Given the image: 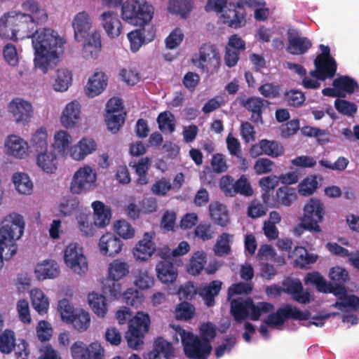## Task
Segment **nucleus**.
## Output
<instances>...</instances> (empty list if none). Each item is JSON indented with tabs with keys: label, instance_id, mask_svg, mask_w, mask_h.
<instances>
[{
	"label": "nucleus",
	"instance_id": "5fc2aeb1",
	"mask_svg": "<svg viewBox=\"0 0 359 359\" xmlns=\"http://www.w3.org/2000/svg\"><path fill=\"white\" fill-rule=\"evenodd\" d=\"M230 235L227 233H222L215 245L214 250L217 256L223 257L229 254L231 246L229 245Z\"/></svg>",
	"mask_w": 359,
	"mask_h": 359
},
{
	"label": "nucleus",
	"instance_id": "ddd939ff",
	"mask_svg": "<svg viewBox=\"0 0 359 359\" xmlns=\"http://www.w3.org/2000/svg\"><path fill=\"white\" fill-rule=\"evenodd\" d=\"M158 255L163 260L158 262L156 266L157 278L163 283H172L177 278V269L174 264L169 260V255L163 252H159Z\"/></svg>",
	"mask_w": 359,
	"mask_h": 359
},
{
	"label": "nucleus",
	"instance_id": "9d476101",
	"mask_svg": "<svg viewBox=\"0 0 359 359\" xmlns=\"http://www.w3.org/2000/svg\"><path fill=\"white\" fill-rule=\"evenodd\" d=\"M96 181V173L89 166L79 169L74 175L70 190L72 194H81L87 192Z\"/></svg>",
	"mask_w": 359,
	"mask_h": 359
},
{
	"label": "nucleus",
	"instance_id": "79ce46f5",
	"mask_svg": "<svg viewBox=\"0 0 359 359\" xmlns=\"http://www.w3.org/2000/svg\"><path fill=\"white\" fill-rule=\"evenodd\" d=\"M13 181L16 190L22 194H28L32 190L33 184L29 175L24 172L15 173L13 176Z\"/></svg>",
	"mask_w": 359,
	"mask_h": 359
},
{
	"label": "nucleus",
	"instance_id": "6e6552de",
	"mask_svg": "<svg viewBox=\"0 0 359 359\" xmlns=\"http://www.w3.org/2000/svg\"><path fill=\"white\" fill-rule=\"evenodd\" d=\"M297 198L296 189L287 185L278 188L274 195L271 196L268 192L262 195L263 203L271 208H278L280 206L290 207Z\"/></svg>",
	"mask_w": 359,
	"mask_h": 359
},
{
	"label": "nucleus",
	"instance_id": "a878e982",
	"mask_svg": "<svg viewBox=\"0 0 359 359\" xmlns=\"http://www.w3.org/2000/svg\"><path fill=\"white\" fill-rule=\"evenodd\" d=\"M156 250L155 243L149 233H145L144 238L138 242L134 248L133 254L137 259L141 261L147 260L151 257Z\"/></svg>",
	"mask_w": 359,
	"mask_h": 359
},
{
	"label": "nucleus",
	"instance_id": "f8f14e48",
	"mask_svg": "<svg viewBox=\"0 0 359 359\" xmlns=\"http://www.w3.org/2000/svg\"><path fill=\"white\" fill-rule=\"evenodd\" d=\"M282 285L284 292L290 294L293 300L298 303L306 304L312 300L311 292L308 290H304L299 279L287 278Z\"/></svg>",
	"mask_w": 359,
	"mask_h": 359
},
{
	"label": "nucleus",
	"instance_id": "1a4fd4ad",
	"mask_svg": "<svg viewBox=\"0 0 359 359\" xmlns=\"http://www.w3.org/2000/svg\"><path fill=\"white\" fill-rule=\"evenodd\" d=\"M65 262L76 273L81 275L88 271V263L82 248L77 243H70L65 250Z\"/></svg>",
	"mask_w": 359,
	"mask_h": 359
},
{
	"label": "nucleus",
	"instance_id": "f704fd0d",
	"mask_svg": "<svg viewBox=\"0 0 359 359\" xmlns=\"http://www.w3.org/2000/svg\"><path fill=\"white\" fill-rule=\"evenodd\" d=\"M207 255L203 251L195 252L189 259L187 266V272L192 276L199 275L204 269L206 264Z\"/></svg>",
	"mask_w": 359,
	"mask_h": 359
},
{
	"label": "nucleus",
	"instance_id": "e2e57ef3",
	"mask_svg": "<svg viewBox=\"0 0 359 359\" xmlns=\"http://www.w3.org/2000/svg\"><path fill=\"white\" fill-rule=\"evenodd\" d=\"M198 293V290L194 282L189 281L180 286L178 290V295L180 300L191 301Z\"/></svg>",
	"mask_w": 359,
	"mask_h": 359
},
{
	"label": "nucleus",
	"instance_id": "37998d69",
	"mask_svg": "<svg viewBox=\"0 0 359 359\" xmlns=\"http://www.w3.org/2000/svg\"><path fill=\"white\" fill-rule=\"evenodd\" d=\"M54 140L52 148L54 151L57 150L56 152L62 155L69 147L72 137L66 130H62L55 134Z\"/></svg>",
	"mask_w": 359,
	"mask_h": 359
},
{
	"label": "nucleus",
	"instance_id": "bf43d9fd",
	"mask_svg": "<svg viewBox=\"0 0 359 359\" xmlns=\"http://www.w3.org/2000/svg\"><path fill=\"white\" fill-rule=\"evenodd\" d=\"M79 205V201L76 197L64 198L59 205V212L61 216H68L76 210Z\"/></svg>",
	"mask_w": 359,
	"mask_h": 359
},
{
	"label": "nucleus",
	"instance_id": "4c0bfd02",
	"mask_svg": "<svg viewBox=\"0 0 359 359\" xmlns=\"http://www.w3.org/2000/svg\"><path fill=\"white\" fill-rule=\"evenodd\" d=\"M332 86L338 90L341 93L352 94L358 87L357 81L348 76H341L335 79L332 82Z\"/></svg>",
	"mask_w": 359,
	"mask_h": 359
},
{
	"label": "nucleus",
	"instance_id": "052dcab7",
	"mask_svg": "<svg viewBox=\"0 0 359 359\" xmlns=\"http://www.w3.org/2000/svg\"><path fill=\"white\" fill-rule=\"evenodd\" d=\"M334 107L339 114L348 116H353L358 110L355 104L341 99H337L334 101Z\"/></svg>",
	"mask_w": 359,
	"mask_h": 359
},
{
	"label": "nucleus",
	"instance_id": "c9c22d12",
	"mask_svg": "<svg viewBox=\"0 0 359 359\" xmlns=\"http://www.w3.org/2000/svg\"><path fill=\"white\" fill-rule=\"evenodd\" d=\"M32 304L39 314H45L49 308V301L42 290L34 289L31 291Z\"/></svg>",
	"mask_w": 359,
	"mask_h": 359
},
{
	"label": "nucleus",
	"instance_id": "c03bdc74",
	"mask_svg": "<svg viewBox=\"0 0 359 359\" xmlns=\"http://www.w3.org/2000/svg\"><path fill=\"white\" fill-rule=\"evenodd\" d=\"M68 323L72 324L74 329L79 332L86 331L90 324V314L83 309L77 311Z\"/></svg>",
	"mask_w": 359,
	"mask_h": 359
},
{
	"label": "nucleus",
	"instance_id": "680f3d73",
	"mask_svg": "<svg viewBox=\"0 0 359 359\" xmlns=\"http://www.w3.org/2000/svg\"><path fill=\"white\" fill-rule=\"evenodd\" d=\"M79 227L83 234L86 236H93L95 234L97 226L92 222L90 217L88 215H80L77 217Z\"/></svg>",
	"mask_w": 359,
	"mask_h": 359
},
{
	"label": "nucleus",
	"instance_id": "f03ea898",
	"mask_svg": "<svg viewBox=\"0 0 359 359\" xmlns=\"http://www.w3.org/2000/svg\"><path fill=\"white\" fill-rule=\"evenodd\" d=\"M25 222L23 217L20 214L11 213L3 222L0 228V269L3 266V252L7 249L5 253V259H11L17 252L18 247L15 241L23 234Z\"/></svg>",
	"mask_w": 359,
	"mask_h": 359
},
{
	"label": "nucleus",
	"instance_id": "a19ab883",
	"mask_svg": "<svg viewBox=\"0 0 359 359\" xmlns=\"http://www.w3.org/2000/svg\"><path fill=\"white\" fill-rule=\"evenodd\" d=\"M150 159L148 157L142 158L137 163H130L129 165L135 170L136 174L138 175L137 183L140 185L147 184L149 182V179L147 176V172L149 170L150 165Z\"/></svg>",
	"mask_w": 359,
	"mask_h": 359
},
{
	"label": "nucleus",
	"instance_id": "2f4dec72",
	"mask_svg": "<svg viewBox=\"0 0 359 359\" xmlns=\"http://www.w3.org/2000/svg\"><path fill=\"white\" fill-rule=\"evenodd\" d=\"M211 219L217 224L225 226L229 222V214L226 207L219 202H212L209 205Z\"/></svg>",
	"mask_w": 359,
	"mask_h": 359
},
{
	"label": "nucleus",
	"instance_id": "4be33fe9",
	"mask_svg": "<svg viewBox=\"0 0 359 359\" xmlns=\"http://www.w3.org/2000/svg\"><path fill=\"white\" fill-rule=\"evenodd\" d=\"M59 154L56 151L46 150L36 154V165L44 172L48 174L55 173L59 165Z\"/></svg>",
	"mask_w": 359,
	"mask_h": 359
},
{
	"label": "nucleus",
	"instance_id": "de8ad7c7",
	"mask_svg": "<svg viewBox=\"0 0 359 359\" xmlns=\"http://www.w3.org/2000/svg\"><path fill=\"white\" fill-rule=\"evenodd\" d=\"M15 333L11 330H5L0 334V351L4 354L11 353L15 348Z\"/></svg>",
	"mask_w": 359,
	"mask_h": 359
},
{
	"label": "nucleus",
	"instance_id": "4468645a",
	"mask_svg": "<svg viewBox=\"0 0 359 359\" xmlns=\"http://www.w3.org/2000/svg\"><path fill=\"white\" fill-rule=\"evenodd\" d=\"M315 69L311 70L309 74L319 81H325L332 79L337 72V64L334 58L315 59Z\"/></svg>",
	"mask_w": 359,
	"mask_h": 359
},
{
	"label": "nucleus",
	"instance_id": "412c9836",
	"mask_svg": "<svg viewBox=\"0 0 359 359\" xmlns=\"http://www.w3.org/2000/svg\"><path fill=\"white\" fill-rule=\"evenodd\" d=\"M123 242L112 233H107L101 236L99 241L100 252L106 256L114 257L123 248Z\"/></svg>",
	"mask_w": 359,
	"mask_h": 359
},
{
	"label": "nucleus",
	"instance_id": "f3484780",
	"mask_svg": "<svg viewBox=\"0 0 359 359\" xmlns=\"http://www.w3.org/2000/svg\"><path fill=\"white\" fill-rule=\"evenodd\" d=\"M9 111L17 123L26 124L33 114V108L30 102L21 98H15L9 104Z\"/></svg>",
	"mask_w": 359,
	"mask_h": 359
},
{
	"label": "nucleus",
	"instance_id": "b1692460",
	"mask_svg": "<svg viewBox=\"0 0 359 359\" xmlns=\"http://www.w3.org/2000/svg\"><path fill=\"white\" fill-rule=\"evenodd\" d=\"M81 118V106L79 102L72 101L67 104L61 116V122L66 128L74 127Z\"/></svg>",
	"mask_w": 359,
	"mask_h": 359
},
{
	"label": "nucleus",
	"instance_id": "09e8293b",
	"mask_svg": "<svg viewBox=\"0 0 359 359\" xmlns=\"http://www.w3.org/2000/svg\"><path fill=\"white\" fill-rule=\"evenodd\" d=\"M284 319H292L299 320H306L310 317V313L309 311L303 312L295 306H292L290 304L281 307Z\"/></svg>",
	"mask_w": 359,
	"mask_h": 359
},
{
	"label": "nucleus",
	"instance_id": "603ef678",
	"mask_svg": "<svg viewBox=\"0 0 359 359\" xmlns=\"http://www.w3.org/2000/svg\"><path fill=\"white\" fill-rule=\"evenodd\" d=\"M105 121L107 128L112 133H116L125 121V116L122 113H106Z\"/></svg>",
	"mask_w": 359,
	"mask_h": 359
},
{
	"label": "nucleus",
	"instance_id": "20e7f679",
	"mask_svg": "<svg viewBox=\"0 0 359 359\" xmlns=\"http://www.w3.org/2000/svg\"><path fill=\"white\" fill-rule=\"evenodd\" d=\"M175 334L172 336V342H179V335L184 348L186 356L189 359H208L210 355L212 347L210 341H204L192 332L186 331L180 325L172 326Z\"/></svg>",
	"mask_w": 359,
	"mask_h": 359
},
{
	"label": "nucleus",
	"instance_id": "69168bd1",
	"mask_svg": "<svg viewBox=\"0 0 359 359\" xmlns=\"http://www.w3.org/2000/svg\"><path fill=\"white\" fill-rule=\"evenodd\" d=\"M172 189V184L170 179L162 177L156 180L151 188V192L158 196H165Z\"/></svg>",
	"mask_w": 359,
	"mask_h": 359
},
{
	"label": "nucleus",
	"instance_id": "a18cd8bd",
	"mask_svg": "<svg viewBox=\"0 0 359 359\" xmlns=\"http://www.w3.org/2000/svg\"><path fill=\"white\" fill-rule=\"evenodd\" d=\"M129 273L128 265L120 259L114 260L109 267V278L120 280Z\"/></svg>",
	"mask_w": 359,
	"mask_h": 359
},
{
	"label": "nucleus",
	"instance_id": "2eb2a0df",
	"mask_svg": "<svg viewBox=\"0 0 359 359\" xmlns=\"http://www.w3.org/2000/svg\"><path fill=\"white\" fill-rule=\"evenodd\" d=\"M284 151V148L280 142L266 139L261 140L258 144H253L250 149V153L253 156L264 154L273 158L282 156Z\"/></svg>",
	"mask_w": 359,
	"mask_h": 359
},
{
	"label": "nucleus",
	"instance_id": "39448f33",
	"mask_svg": "<svg viewBox=\"0 0 359 359\" xmlns=\"http://www.w3.org/2000/svg\"><path fill=\"white\" fill-rule=\"evenodd\" d=\"M149 325V316L141 311L129 320L128 330L125 338L130 348L139 349L143 345L144 334L148 332Z\"/></svg>",
	"mask_w": 359,
	"mask_h": 359
},
{
	"label": "nucleus",
	"instance_id": "c85d7f7f",
	"mask_svg": "<svg viewBox=\"0 0 359 359\" xmlns=\"http://www.w3.org/2000/svg\"><path fill=\"white\" fill-rule=\"evenodd\" d=\"M92 207L94 210L95 225L99 228L107 226L111 217V209L99 201H94L92 203Z\"/></svg>",
	"mask_w": 359,
	"mask_h": 359
},
{
	"label": "nucleus",
	"instance_id": "58836bf2",
	"mask_svg": "<svg viewBox=\"0 0 359 359\" xmlns=\"http://www.w3.org/2000/svg\"><path fill=\"white\" fill-rule=\"evenodd\" d=\"M72 82V74L65 69H60L57 71L53 86L55 90L64 92L67 90Z\"/></svg>",
	"mask_w": 359,
	"mask_h": 359
},
{
	"label": "nucleus",
	"instance_id": "5701e85b",
	"mask_svg": "<svg viewBox=\"0 0 359 359\" xmlns=\"http://www.w3.org/2000/svg\"><path fill=\"white\" fill-rule=\"evenodd\" d=\"M241 104L252 112L250 120L255 123H263L262 114L269 102L259 97H250L246 100H241Z\"/></svg>",
	"mask_w": 359,
	"mask_h": 359
},
{
	"label": "nucleus",
	"instance_id": "6e6d98bb",
	"mask_svg": "<svg viewBox=\"0 0 359 359\" xmlns=\"http://www.w3.org/2000/svg\"><path fill=\"white\" fill-rule=\"evenodd\" d=\"M305 284H312L316 287V289L320 292H326L327 281L317 271L307 273L304 278Z\"/></svg>",
	"mask_w": 359,
	"mask_h": 359
},
{
	"label": "nucleus",
	"instance_id": "338daca9",
	"mask_svg": "<svg viewBox=\"0 0 359 359\" xmlns=\"http://www.w3.org/2000/svg\"><path fill=\"white\" fill-rule=\"evenodd\" d=\"M318 183L316 177H307L299 183V191L302 196H309L314 193L318 188Z\"/></svg>",
	"mask_w": 359,
	"mask_h": 359
},
{
	"label": "nucleus",
	"instance_id": "393cba45",
	"mask_svg": "<svg viewBox=\"0 0 359 359\" xmlns=\"http://www.w3.org/2000/svg\"><path fill=\"white\" fill-rule=\"evenodd\" d=\"M251 299L241 297L233 299L230 302V313L237 322H241L249 317Z\"/></svg>",
	"mask_w": 359,
	"mask_h": 359
},
{
	"label": "nucleus",
	"instance_id": "864d4df0",
	"mask_svg": "<svg viewBox=\"0 0 359 359\" xmlns=\"http://www.w3.org/2000/svg\"><path fill=\"white\" fill-rule=\"evenodd\" d=\"M123 297L126 304L138 308L144 301V296L141 292L136 289L128 288L123 294Z\"/></svg>",
	"mask_w": 359,
	"mask_h": 359
},
{
	"label": "nucleus",
	"instance_id": "9b49d317",
	"mask_svg": "<svg viewBox=\"0 0 359 359\" xmlns=\"http://www.w3.org/2000/svg\"><path fill=\"white\" fill-rule=\"evenodd\" d=\"M220 64V55L215 45L203 43L199 48L198 67L207 72H217Z\"/></svg>",
	"mask_w": 359,
	"mask_h": 359
},
{
	"label": "nucleus",
	"instance_id": "dca6fc26",
	"mask_svg": "<svg viewBox=\"0 0 359 359\" xmlns=\"http://www.w3.org/2000/svg\"><path fill=\"white\" fill-rule=\"evenodd\" d=\"M287 41V51L292 55H303L312 47V42L309 38L300 36L294 29L288 31Z\"/></svg>",
	"mask_w": 359,
	"mask_h": 359
},
{
	"label": "nucleus",
	"instance_id": "8fccbe9b",
	"mask_svg": "<svg viewBox=\"0 0 359 359\" xmlns=\"http://www.w3.org/2000/svg\"><path fill=\"white\" fill-rule=\"evenodd\" d=\"M194 313V306L186 301L180 303L175 310V315L177 320H189L193 318Z\"/></svg>",
	"mask_w": 359,
	"mask_h": 359
},
{
	"label": "nucleus",
	"instance_id": "49530a36",
	"mask_svg": "<svg viewBox=\"0 0 359 359\" xmlns=\"http://www.w3.org/2000/svg\"><path fill=\"white\" fill-rule=\"evenodd\" d=\"M157 123L163 133L171 134L175 130V116L169 111L160 113L157 118Z\"/></svg>",
	"mask_w": 359,
	"mask_h": 359
},
{
	"label": "nucleus",
	"instance_id": "bb28decb",
	"mask_svg": "<svg viewBox=\"0 0 359 359\" xmlns=\"http://www.w3.org/2000/svg\"><path fill=\"white\" fill-rule=\"evenodd\" d=\"M107 84V76L103 72H95L88 79L86 86V93L90 97H94L100 94Z\"/></svg>",
	"mask_w": 359,
	"mask_h": 359
},
{
	"label": "nucleus",
	"instance_id": "c756f323",
	"mask_svg": "<svg viewBox=\"0 0 359 359\" xmlns=\"http://www.w3.org/2000/svg\"><path fill=\"white\" fill-rule=\"evenodd\" d=\"M222 285V281L215 280L200 288L198 293L208 307H212L215 305V298L219 294Z\"/></svg>",
	"mask_w": 359,
	"mask_h": 359
},
{
	"label": "nucleus",
	"instance_id": "423d86ee",
	"mask_svg": "<svg viewBox=\"0 0 359 359\" xmlns=\"http://www.w3.org/2000/svg\"><path fill=\"white\" fill-rule=\"evenodd\" d=\"M325 213V206L322 201L317 198H310L304 207L301 226L311 232H321L319 223L323 221Z\"/></svg>",
	"mask_w": 359,
	"mask_h": 359
},
{
	"label": "nucleus",
	"instance_id": "0e129e2a",
	"mask_svg": "<svg viewBox=\"0 0 359 359\" xmlns=\"http://www.w3.org/2000/svg\"><path fill=\"white\" fill-rule=\"evenodd\" d=\"M154 350L158 354L163 355L165 358L172 356L174 353L172 344L161 337L155 339Z\"/></svg>",
	"mask_w": 359,
	"mask_h": 359
},
{
	"label": "nucleus",
	"instance_id": "4d7b16f0",
	"mask_svg": "<svg viewBox=\"0 0 359 359\" xmlns=\"http://www.w3.org/2000/svg\"><path fill=\"white\" fill-rule=\"evenodd\" d=\"M22 7L24 11L34 14V18L39 21L44 22L48 18V15L44 10H41L39 4L34 0H27L22 3Z\"/></svg>",
	"mask_w": 359,
	"mask_h": 359
},
{
	"label": "nucleus",
	"instance_id": "774afa93",
	"mask_svg": "<svg viewBox=\"0 0 359 359\" xmlns=\"http://www.w3.org/2000/svg\"><path fill=\"white\" fill-rule=\"evenodd\" d=\"M114 229L116 232L124 239H129L135 236V229L126 220L116 221Z\"/></svg>",
	"mask_w": 359,
	"mask_h": 359
},
{
	"label": "nucleus",
	"instance_id": "473e14b6",
	"mask_svg": "<svg viewBox=\"0 0 359 359\" xmlns=\"http://www.w3.org/2000/svg\"><path fill=\"white\" fill-rule=\"evenodd\" d=\"M6 147L10 155L22 158L27 151V143L22 139L16 135H11L6 142Z\"/></svg>",
	"mask_w": 359,
	"mask_h": 359
},
{
	"label": "nucleus",
	"instance_id": "e433bc0d",
	"mask_svg": "<svg viewBox=\"0 0 359 359\" xmlns=\"http://www.w3.org/2000/svg\"><path fill=\"white\" fill-rule=\"evenodd\" d=\"M48 134L45 128L38 129L31 140V148L36 154L48 150Z\"/></svg>",
	"mask_w": 359,
	"mask_h": 359
},
{
	"label": "nucleus",
	"instance_id": "aec40b11",
	"mask_svg": "<svg viewBox=\"0 0 359 359\" xmlns=\"http://www.w3.org/2000/svg\"><path fill=\"white\" fill-rule=\"evenodd\" d=\"M72 26L75 40L78 42L83 41L86 37L90 35L92 22L88 13L86 11L77 13L73 20Z\"/></svg>",
	"mask_w": 359,
	"mask_h": 359
},
{
	"label": "nucleus",
	"instance_id": "3c124183",
	"mask_svg": "<svg viewBox=\"0 0 359 359\" xmlns=\"http://www.w3.org/2000/svg\"><path fill=\"white\" fill-rule=\"evenodd\" d=\"M118 280L107 278L102 282V292L111 298L117 299L121 294V286Z\"/></svg>",
	"mask_w": 359,
	"mask_h": 359
},
{
	"label": "nucleus",
	"instance_id": "0eeeda50",
	"mask_svg": "<svg viewBox=\"0 0 359 359\" xmlns=\"http://www.w3.org/2000/svg\"><path fill=\"white\" fill-rule=\"evenodd\" d=\"M264 4L263 0H238L236 6L229 4L228 10L222 15L223 22L231 27H241L245 24L244 6L256 7Z\"/></svg>",
	"mask_w": 359,
	"mask_h": 359
},
{
	"label": "nucleus",
	"instance_id": "13d9d810",
	"mask_svg": "<svg viewBox=\"0 0 359 359\" xmlns=\"http://www.w3.org/2000/svg\"><path fill=\"white\" fill-rule=\"evenodd\" d=\"M146 30L136 29L128 34V38L130 43L132 51H137L146 40Z\"/></svg>",
	"mask_w": 359,
	"mask_h": 359
},
{
	"label": "nucleus",
	"instance_id": "a211bd4d",
	"mask_svg": "<svg viewBox=\"0 0 359 359\" xmlns=\"http://www.w3.org/2000/svg\"><path fill=\"white\" fill-rule=\"evenodd\" d=\"M100 20L109 37L114 39L120 36L123 26L117 13L104 11L100 15Z\"/></svg>",
	"mask_w": 359,
	"mask_h": 359
},
{
	"label": "nucleus",
	"instance_id": "ea45409f",
	"mask_svg": "<svg viewBox=\"0 0 359 359\" xmlns=\"http://www.w3.org/2000/svg\"><path fill=\"white\" fill-rule=\"evenodd\" d=\"M168 8L170 13L186 18L193 8L192 0H170Z\"/></svg>",
	"mask_w": 359,
	"mask_h": 359
},
{
	"label": "nucleus",
	"instance_id": "f257e3e1",
	"mask_svg": "<svg viewBox=\"0 0 359 359\" xmlns=\"http://www.w3.org/2000/svg\"><path fill=\"white\" fill-rule=\"evenodd\" d=\"M8 23L14 24L15 28L6 30L1 25V34L7 37L32 38V45L35 51L34 65L46 74L50 62L57 59L64 52L65 40L57 32L51 29L39 30L34 17L30 14L11 11Z\"/></svg>",
	"mask_w": 359,
	"mask_h": 359
},
{
	"label": "nucleus",
	"instance_id": "6ab92c4d",
	"mask_svg": "<svg viewBox=\"0 0 359 359\" xmlns=\"http://www.w3.org/2000/svg\"><path fill=\"white\" fill-rule=\"evenodd\" d=\"M82 42H83L82 48L83 57L86 60L97 59L102 50V41L100 32L96 30L93 31Z\"/></svg>",
	"mask_w": 359,
	"mask_h": 359
},
{
	"label": "nucleus",
	"instance_id": "cd10ccee",
	"mask_svg": "<svg viewBox=\"0 0 359 359\" xmlns=\"http://www.w3.org/2000/svg\"><path fill=\"white\" fill-rule=\"evenodd\" d=\"M97 144L92 139L83 138L70 149L71 157L76 161L83 160L87 155L96 149Z\"/></svg>",
	"mask_w": 359,
	"mask_h": 359
},
{
	"label": "nucleus",
	"instance_id": "72a5a7b5",
	"mask_svg": "<svg viewBox=\"0 0 359 359\" xmlns=\"http://www.w3.org/2000/svg\"><path fill=\"white\" fill-rule=\"evenodd\" d=\"M88 304L93 311L99 317H104L107 313L106 297L97 292H92L88 297Z\"/></svg>",
	"mask_w": 359,
	"mask_h": 359
},
{
	"label": "nucleus",
	"instance_id": "7c9ffc66",
	"mask_svg": "<svg viewBox=\"0 0 359 359\" xmlns=\"http://www.w3.org/2000/svg\"><path fill=\"white\" fill-rule=\"evenodd\" d=\"M35 273L39 280L54 278L58 276L60 269L55 261H44L43 264L37 266Z\"/></svg>",
	"mask_w": 359,
	"mask_h": 359
},
{
	"label": "nucleus",
	"instance_id": "7ed1b4c3",
	"mask_svg": "<svg viewBox=\"0 0 359 359\" xmlns=\"http://www.w3.org/2000/svg\"><path fill=\"white\" fill-rule=\"evenodd\" d=\"M102 5L110 8H118L121 6L122 19L134 26H144L153 18L154 8L146 2L128 0L123 4L122 0H102Z\"/></svg>",
	"mask_w": 359,
	"mask_h": 359
}]
</instances>
